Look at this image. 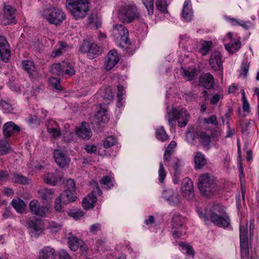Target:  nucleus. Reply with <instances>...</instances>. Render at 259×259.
<instances>
[{"instance_id": "nucleus-13", "label": "nucleus", "mask_w": 259, "mask_h": 259, "mask_svg": "<svg viewBox=\"0 0 259 259\" xmlns=\"http://www.w3.org/2000/svg\"><path fill=\"white\" fill-rule=\"evenodd\" d=\"M53 156L56 163L61 168L67 166L70 162V158L65 150L55 149Z\"/></svg>"}, {"instance_id": "nucleus-57", "label": "nucleus", "mask_w": 259, "mask_h": 259, "mask_svg": "<svg viewBox=\"0 0 259 259\" xmlns=\"http://www.w3.org/2000/svg\"><path fill=\"white\" fill-rule=\"evenodd\" d=\"M204 122L207 124H212L214 125L218 124L217 118L215 115H211L208 118H206L204 119Z\"/></svg>"}, {"instance_id": "nucleus-46", "label": "nucleus", "mask_w": 259, "mask_h": 259, "mask_svg": "<svg viewBox=\"0 0 259 259\" xmlns=\"http://www.w3.org/2000/svg\"><path fill=\"white\" fill-rule=\"evenodd\" d=\"M111 182V178L108 176H104L100 180V184L105 186V188H106L107 189H110L113 186Z\"/></svg>"}, {"instance_id": "nucleus-56", "label": "nucleus", "mask_w": 259, "mask_h": 259, "mask_svg": "<svg viewBox=\"0 0 259 259\" xmlns=\"http://www.w3.org/2000/svg\"><path fill=\"white\" fill-rule=\"evenodd\" d=\"M181 246L183 249L186 250V252L189 255H193L194 254V251L191 246L188 244H185L183 243H181Z\"/></svg>"}, {"instance_id": "nucleus-44", "label": "nucleus", "mask_w": 259, "mask_h": 259, "mask_svg": "<svg viewBox=\"0 0 259 259\" xmlns=\"http://www.w3.org/2000/svg\"><path fill=\"white\" fill-rule=\"evenodd\" d=\"M51 71L54 74L63 76V72L62 70L61 63L53 64L51 66Z\"/></svg>"}, {"instance_id": "nucleus-35", "label": "nucleus", "mask_w": 259, "mask_h": 259, "mask_svg": "<svg viewBox=\"0 0 259 259\" xmlns=\"http://www.w3.org/2000/svg\"><path fill=\"white\" fill-rule=\"evenodd\" d=\"M62 70L63 72V76L67 75L72 76L75 74V70L73 65L68 61H63L61 62Z\"/></svg>"}, {"instance_id": "nucleus-53", "label": "nucleus", "mask_w": 259, "mask_h": 259, "mask_svg": "<svg viewBox=\"0 0 259 259\" xmlns=\"http://www.w3.org/2000/svg\"><path fill=\"white\" fill-rule=\"evenodd\" d=\"M49 228L51 229L52 232H57L61 229V226L60 224L52 221L49 223Z\"/></svg>"}, {"instance_id": "nucleus-42", "label": "nucleus", "mask_w": 259, "mask_h": 259, "mask_svg": "<svg viewBox=\"0 0 259 259\" xmlns=\"http://www.w3.org/2000/svg\"><path fill=\"white\" fill-rule=\"evenodd\" d=\"M10 146L6 140H0V155H5L9 153Z\"/></svg>"}, {"instance_id": "nucleus-26", "label": "nucleus", "mask_w": 259, "mask_h": 259, "mask_svg": "<svg viewBox=\"0 0 259 259\" xmlns=\"http://www.w3.org/2000/svg\"><path fill=\"white\" fill-rule=\"evenodd\" d=\"M62 175L59 170H56L55 173H48L44 178V181L46 184L55 186L58 182L61 181Z\"/></svg>"}, {"instance_id": "nucleus-38", "label": "nucleus", "mask_w": 259, "mask_h": 259, "mask_svg": "<svg viewBox=\"0 0 259 259\" xmlns=\"http://www.w3.org/2000/svg\"><path fill=\"white\" fill-rule=\"evenodd\" d=\"M155 136L157 139L161 142H164L168 139V136L163 126H160L156 129Z\"/></svg>"}, {"instance_id": "nucleus-40", "label": "nucleus", "mask_w": 259, "mask_h": 259, "mask_svg": "<svg viewBox=\"0 0 259 259\" xmlns=\"http://www.w3.org/2000/svg\"><path fill=\"white\" fill-rule=\"evenodd\" d=\"M212 42L211 41H203L201 44V47L199 50L200 53L205 56L211 50Z\"/></svg>"}, {"instance_id": "nucleus-50", "label": "nucleus", "mask_w": 259, "mask_h": 259, "mask_svg": "<svg viewBox=\"0 0 259 259\" xmlns=\"http://www.w3.org/2000/svg\"><path fill=\"white\" fill-rule=\"evenodd\" d=\"M8 85L11 90L16 92L21 91L20 87L17 81L15 80H10L8 83Z\"/></svg>"}, {"instance_id": "nucleus-2", "label": "nucleus", "mask_w": 259, "mask_h": 259, "mask_svg": "<svg viewBox=\"0 0 259 259\" xmlns=\"http://www.w3.org/2000/svg\"><path fill=\"white\" fill-rule=\"evenodd\" d=\"M198 188L204 195L209 197L219 190L214 177L208 173L199 176Z\"/></svg>"}, {"instance_id": "nucleus-28", "label": "nucleus", "mask_w": 259, "mask_h": 259, "mask_svg": "<svg viewBox=\"0 0 259 259\" xmlns=\"http://www.w3.org/2000/svg\"><path fill=\"white\" fill-rule=\"evenodd\" d=\"M76 134L82 139L89 140L92 135L89 123L86 122H82L80 128L77 131Z\"/></svg>"}, {"instance_id": "nucleus-48", "label": "nucleus", "mask_w": 259, "mask_h": 259, "mask_svg": "<svg viewBox=\"0 0 259 259\" xmlns=\"http://www.w3.org/2000/svg\"><path fill=\"white\" fill-rule=\"evenodd\" d=\"M51 85L57 90L61 91L62 90L60 85V78L58 77H52L50 79Z\"/></svg>"}, {"instance_id": "nucleus-25", "label": "nucleus", "mask_w": 259, "mask_h": 259, "mask_svg": "<svg viewBox=\"0 0 259 259\" xmlns=\"http://www.w3.org/2000/svg\"><path fill=\"white\" fill-rule=\"evenodd\" d=\"M193 12L190 0H186L184 2L182 10V18L186 22H189L193 17Z\"/></svg>"}, {"instance_id": "nucleus-31", "label": "nucleus", "mask_w": 259, "mask_h": 259, "mask_svg": "<svg viewBox=\"0 0 259 259\" xmlns=\"http://www.w3.org/2000/svg\"><path fill=\"white\" fill-rule=\"evenodd\" d=\"M241 45L239 39H231L228 44L225 45V48L230 54H233L239 50Z\"/></svg>"}, {"instance_id": "nucleus-39", "label": "nucleus", "mask_w": 259, "mask_h": 259, "mask_svg": "<svg viewBox=\"0 0 259 259\" xmlns=\"http://www.w3.org/2000/svg\"><path fill=\"white\" fill-rule=\"evenodd\" d=\"M67 46L66 43L64 42H60L59 45L56 46L51 54V56L55 58L60 56L63 51H65V48Z\"/></svg>"}, {"instance_id": "nucleus-17", "label": "nucleus", "mask_w": 259, "mask_h": 259, "mask_svg": "<svg viewBox=\"0 0 259 259\" xmlns=\"http://www.w3.org/2000/svg\"><path fill=\"white\" fill-rule=\"evenodd\" d=\"M181 189L184 197L188 199H191L194 197L193 182L189 178L186 177L183 179Z\"/></svg>"}, {"instance_id": "nucleus-24", "label": "nucleus", "mask_w": 259, "mask_h": 259, "mask_svg": "<svg viewBox=\"0 0 259 259\" xmlns=\"http://www.w3.org/2000/svg\"><path fill=\"white\" fill-rule=\"evenodd\" d=\"M163 197L168 201L169 204L176 205L180 202V196L174 193L171 190H165L163 193Z\"/></svg>"}, {"instance_id": "nucleus-58", "label": "nucleus", "mask_w": 259, "mask_h": 259, "mask_svg": "<svg viewBox=\"0 0 259 259\" xmlns=\"http://www.w3.org/2000/svg\"><path fill=\"white\" fill-rule=\"evenodd\" d=\"M84 149L87 152L90 154L95 153L97 151V147L94 145H85Z\"/></svg>"}, {"instance_id": "nucleus-34", "label": "nucleus", "mask_w": 259, "mask_h": 259, "mask_svg": "<svg viewBox=\"0 0 259 259\" xmlns=\"http://www.w3.org/2000/svg\"><path fill=\"white\" fill-rule=\"evenodd\" d=\"M49 124L47 127V131L50 133L54 138L56 139L61 136V131L59 128H57V124L55 121L51 120L49 121Z\"/></svg>"}, {"instance_id": "nucleus-15", "label": "nucleus", "mask_w": 259, "mask_h": 259, "mask_svg": "<svg viewBox=\"0 0 259 259\" xmlns=\"http://www.w3.org/2000/svg\"><path fill=\"white\" fill-rule=\"evenodd\" d=\"M29 207L32 214L41 217H46L48 211L46 206H41L39 202L35 199L30 202Z\"/></svg>"}, {"instance_id": "nucleus-62", "label": "nucleus", "mask_w": 259, "mask_h": 259, "mask_svg": "<svg viewBox=\"0 0 259 259\" xmlns=\"http://www.w3.org/2000/svg\"><path fill=\"white\" fill-rule=\"evenodd\" d=\"M59 259H71L69 254L65 250H60L59 252Z\"/></svg>"}, {"instance_id": "nucleus-14", "label": "nucleus", "mask_w": 259, "mask_h": 259, "mask_svg": "<svg viewBox=\"0 0 259 259\" xmlns=\"http://www.w3.org/2000/svg\"><path fill=\"white\" fill-rule=\"evenodd\" d=\"M23 69L27 73L31 78L36 79L40 77V73L37 70L33 61L24 60L22 62Z\"/></svg>"}, {"instance_id": "nucleus-6", "label": "nucleus", "mask_w": 259, "mask_h": 259, "mask_svg": "<svg viewBox=\"0 0 259 259\" xmlns=\"http://www.w3.org/2000/svg\"><path fill=\"white\" fill-rule=\"evenodd\" d=\"M100 107L99 110L97 112L91 121V125L93 130L97 133L103 131L105 124L109 120L107 109L102 108L101 105Z\"/></svg>"}, {"instance_id": "nucleus-52", "label": "nucleus", "mask_w": 259, "mask_h": 259, "mask_svg": "<svg viewBox=\"0 0 259 259\" xmlns=\"http://www.w3.org/2000/svg\"><path fill=\"white\" fill-rule=\"evenodd\" d=\"M196 74V70H193L192 71H189L184 70L183 71V75L187 78L188 80H192L194 79Z\"/></svg>"}, {"instance_id": "nucleus-7", "label": "nucleus", "mask_w": 259, "mask_h": 259, "mask_svg": "<svg viewBox=\"0 0 259 259\" xmlns=\"http://www.w3.org/2000/svg\"><path fill=\"white\" fill-rule=\"evenodd\" d=\"M240 242L241 259H249L247 223L242 221L240 225Z\"/></svg>"}, {"instance_id": "nucleus-23", "label": "nucleus", "mask_w": 259, "mask_h": 259, "mask_svg": "<svg viewBox=\"0 0 259 259\" xmlns=\"http://www.w3.org/2000/svg\"><path fill=\"white\" fill-rule=\"evenodd\" d=\"M200 85L206 89H210L213 87L214 77L210 73L201 74L199 78Z\"/></svg>"}, {"instance_id": "nucleus-41", "label": "nucleus", "mask_w": 259, "mask_h": 259, "mask_svg": "<svg viewBox=\"0 0 259 259\" xmlns=\"http://www.w3.org/2000/svg\"><path fill=\"white\" fill-rule=\"evenodd\" d=\"M103 98L105 100V103L109 104V102L113 99V95L111 89L110 87L105 88L102 95Z\"/></svg>"}, {"instance_id": "nucleus-54", "label": "nucleus", "mask_w": 259, "mask_h": 259, "mask_svg": "<svg viewBox=\"0 0 259 259\" xmlns=\"http://www.w3.org/2000/svg\"><path fill=\"white\" fill-rule=\"evenodd\" d=\"M101 230V224L97 223L92 225L90 227V232L93 234H97Z\"/></svg>"}, {"instance_id": "nucleus-30", "label": "nucleus", "mask_w": 259, "mask_h": 259, "mask_svg": "<svg viewBox=\"0 0 259 259\" xmlns=\"http://www.w3.org/2000/svg\"><path fill=\"white\" fill-rule=\"evenodd\" d=\"M4 18L7 20L8 24L13 22L15 18V9L10 5H5L4 7Z\"/></svg>"}, {"instance_id": "nucleus-49", "label": "nucleus", "mask_w": 259, "mask_h": 259, "mask_svg": "<svg viewBox=\"0 0 259 259\" xmlns=\"http://www.w3.org/2000/svg\"><path fill=\"white\" fill-rule=\"evenodd\" d=\"M166 171L163 166L161 162L159 164V169L158 170V180L160 183H163L166 176Z\"/></svg>"}, {"instance_id": "nucleus-21", "label": "nucleus", "mask_w": 259, "mask_h": 259, "mask_svg": "<svg viewBox=\"0 0 259 259\" xmlns=\"http://www.w3.org/2000/svg\"><path fill=\"white\" fill-rule=\"evenodd\" d=\"M27 225L30 229L31 233L34 235H38L43 228V222L41 220L39 219L27 221Z\"/></svg>"}, {"instance_id": "nucleus-32", "label": "nucleus", "mask_w": 259, "mask_h": 259, "mask_svg": "<svg viewBox=\"0 0 259 259\" xmlns=\"http://www.w3.org/2000/svg\"><path fill=\"white\" fill-rule=\"evenodd\" d=\"M194 160L196 169L202 168L207 163L205 155L200 152L195 153Z\"/></svg>"}, {"instance_id": "nucleus-59", "label": "nucleus", "mask_w": 259, "mask_h": 259, "mask_svg": "<svg viewBox=\"0 0 259 259\" xmlns=\"http://www.w3.org/2000/svg\"><path fill=\"white\" fill-rule=\"evenodd\" d=\"M227 124L228 125V126H227L228 130H227V135H226L225 138H228L231 137L232 136L234 135V134L235 133V131L234 128H231L230 127L229 121H227Z\"/></svg>"}, {"instance_id": "nucleus-10", "label": "nucleus", "mask_w": 259, "mask_h": 259, "mask_svg": "<svg viewBox=\"0 0 259 259\" xmlns=\"http://www.w3.org/2000/svg\"><path fill=\"white\" fill-rule=\"evenodd\" d=\"M80 51L87 54L88 58L93 59L101 54V49L97 44L84 40L80 48Z\"/></svg>"}, {"instance_id": "nucleus-47", "label": "nucleus", "mask_w": 259, "mask_h": 259, "mask_svg": "<svg viewBox=\"0 0 259 259\" xmlns=\"http://www.w3.org/2000/svg\"><path fill=\"white\" fill-rule=\"evenodd\" d=\"M116 142V139L112 137H108L103 141V146L105 148H109L113 146Z\"/></svg>"}, {"instance_id": "nucleus-63", "label": "nucleus", "mask_w": 259, "mask_h": 259, "mask_svg": "<svg viewBox=\"0 0 259 259\" xmlns=\"http://www.w3.org/2000/svg\"><path fill=\"white\" fill-rule=\"evenodd\" d=\"M9 178V174L6 171L0 170V182L6 181Z\"/></svg>"}, {"instance_id": "nucleus-60", "label": "nucleus", "mask_w": 259, "mask_h": 259, "mask_svg": "<svg viewBox=\"0 0 259 259\" xmlns=\"http://www.w3.org/2000/svg\"><path fill=\"white\" fill-rule=\"evenodd\" d=\"M118 93L117 94V99L123 100V95L124 94V88L123 86L118 85L117 86Z\"/></svg>"}, {"instance_id": "nucleus-37", "label": "nucleus", "mask_w": 259, "mask_h": 259, "mask_svg": "<svg viewBox=\"0 0 259 259\" xmlns=\"http://www.w3.org/2000/svg\"><path fill=\"white\" fill-rule=\"evenodd\" d=\"M13 181L20 185H26L29 184V179L21 174L15 173L13 175Z\"/></svg>"}, {"instance_id": "nucleus-36", "label": "nucleus", "mask_w": 259, "mask_h": 259, "mask_svg": "<svg viewBox=\"0 0 259 259\" xmlns=\"http://www.w3.org/2000/svg\"><path fill=\"white\" fill-rule=\"evenodd\" d=\"M11 204L13 207L18 212L22 213L25 211L26 204L21 199H14L12 200Z\"/></svg>"}, {"instance_id": "nucleus-5", "label": "nucleus", "mask_w": 259, "mask_h": 259, "mask_svg": "<svg viewBox=\"0 0 259 259\" xmlns=\"http://www.w3.org/2000/svg\"><path fill=\"white\" fill-rule=\"evenodd\" d=\"M190 114L184 108L178 110L175 108H172L171 111L168 112L167 114V119L169 124L172 126L176 124V121H177L178 125L180 127L186 126Z\"/></svg>"}, {"instance_id": "nucleus-12", "label": "nucleus", "mask_w": 259, "mask_h": 259, "mask_svg": "<svg viewBox=\"0 0 259 259\" xmlns=\"http://www.w3.org/2000/svg\"><path fill=\"white\" fill-rule=\"evenodd\" d=\"M187 138H190L192 141L199 139L204 148H207L210 143V137L204 132H192L191 129L188 128Z\"/></svg>"}, {"instance_id": "nucleus-18", "label": "nucleus", "mask_w": 259, "mask_h": 259, "mask_svg": "<svg viewBox=\"0 0 259 259\" xmlns=\"http://www.w3.org/2000/svg\"><path fill=\"white\" fill-rule=\"evenodd\" d=\"M209 63L212 69L214 71L221 70L223 67V61L221 53L218 51L213 52L210 56Z\"/></svg>"}, {"instance_id": "nucleus-33", "label": "nucleus", "mask_w": 259, "mask_h": 259, "mask_svg": "<svg viewBox=\"0 0 259 259\" xmlns=\"http://www.w3.org/2000/svg\"><path fill=\"white\" fill-rule=\"evenodd\" d=\"M37 192L39 197L47 201L52 199L54 196L53 190L47 188H41L38 190Z\"/></svg>"}, {"instance_id": "nucleus-43", "label": "nucleus", "mask_w": 259, "mask_h": 259, "mask_svg": "<svg viewBox=\"0 0 259 259\" xmlns=\"http://www.w3.org/2000/svg\"><path fill=\"white\" fill-rule=\"evenodd\" d=\"M155 5L157 9L163 13H167V3L166 0H156Z\"/></svg>"}, {"instance_id": "nucleus-51", "label": "nucleus", "mask_w": 259, "mask_h": 259, "mask_svg": "<svg viewBox=\"0 0 259 259\" xmlns=\"http://www.w3.org/2000/svg\"><path fill=\"white\" fill-rule=\"evenodd\" d=\"M83 214V211L81 210H72L69 212V215L73 217L75 220L80 219Z\"/></svg>"}, {"instance_id": "nucleus-55", "label": "nucleus", "mask_w": 259, "mask_h": 259, "mask_svg": "<svg viewBox=\"0 0 259 259\" xmlns=\"http://www.w3.org/2000/svg\"><path fill=\"white\" fill-rule=\"evenodd\" d=\"M66 190H70L73 192H75L76 187L74 181L72 179H69L66 183Z\"/></svg>"}, {"instance_id": "nucleus-45", "label": "nucleus", "mask_w": 259, "mask_h": 259, "mask_svg": "<svg viewBox=\"0 0 259 259\" xmlns=\"http://www.w3.org/2000/svg\"><path fill=\"white\" fill-rule=\"evenodd\" d=\"M143 5L147 9L148 14L152 15L153 14L154 0H142Z\"/></svg>"}, {"instance_id": "nucleus-64", "label": "nucleus", "mask_w": 259, "mask_h": 259, "mask_svg": "<svg viewBox=\"0 0 259 259\" xmlns=\"http://www.w3.org/2000/svg\"><path fill=\"white\" fill-rule=\"evenodd\" d=\"M171 154V151L168 149H166L164 152L163 156L164 162L169 161L170 160V155Z\"/></svg>"}, {"instance_id": "nucleus-19", "label": "nucleus", "mask_w": 259, "mask_h": 259, "mask_svg": "<svg viewBox=\"0 0 259 259\" xmlns=\"http://www.w3.org/2000/svg\"><path fill=\"white\" fill-rule=\"evenodd\" d=\"M20 127L13 121L6 123L3 127V134L5 139L9 138L15 132H19Z\"/></svg>"}, {"instance_id": "nucleus-16", "label": "nucleus", "mask_w": 259, "mask_h": 259, "mask_svg": "<svg viewBox=\"0 0 259 259\" xmlns=\"http://www.w3.org/2000/svg\"><path fill=\"white\" fill-rule=\"evenodd\" d=\"M0 56L1 60L5 62H9L11 56L9 45L4 36H0Z\"/></svg>"}, {"instance_id": "nucleus-4", "label": "nucleus", "mask_w": 259, "mask_h": 259, "mask_svg": "<svg viewBox=\"0 0 259 259\" xmlns=\"http://www.w3.org/2000/svg\"><path fill=\"white\" fill-rule=\"evenodd\" d=\"M118 17L122 23L130 24L140 18L141 14L137 7L131 4L122 7L118 13Z\"/></svg>"}, {"instance_id": "nucleus-27", "label": "nucleus", "mask_w": 259, "mask_h": 259, "mask_svg": "<svg viewBox=\"0 0 259 259\" xmlns=\"http://www.w3.org/2000/svg\"><path fill=\"white\" fill-rule=\"evenodd\" d=\"M56 256V252L53 248L45 246L39 251L38 259H55Z\"/></svg>"}, {"instance_id": "nucleus-11", "label": "nucleus", "mask_w": 259, "mask_h": 259, "mask_svg": "<svg viewBox=\"0 0 259 259\" xmlns=\"http://www.w3.org/2000/svg\"><path fill=\"white\" fill-rule=\"evenodd\" d=\"M95 186L96 187V190L92 191L87 196L83 198L82 201V207L85 209H89L94 207V204L96 203L97 198L96 194L101 195L102 192L97 182H94Z\"/></svg>"}, {"instance_id": "nucleus-20", "label": "nucleus", "mask_w": 259, "mask_h": 259, "mask_svg": "<svg viewBox=\"0 0 259 259\" xmlns=\"http://www.w3.org/2000/svg\"><path fill=\"white\" fill-rule=\"evenodd\" d=\"M119 61V57L117 52L114 50H111L108 53L107 56V60L105 61L106 70H111Z\"/></svg>"}, {"instance_id": "nucleus-9", "label": "nucleus", "mask_w": 259, "mask_h": 259, "mask_svg": "<svg viewBox=\"0 0 259 259\" xmlns=\"http://www.w3.org/2000/svg\"><path fill=\"white\" fill-rule=\"evenodd\" d=\"M112 35L115 40L119 41L120 46L122 43L125 45L129 44L128 31L126 27L122 24H116L113 26Z\"/></svg>"}, {"instance_id": "nucleus-29", "label": "nucleus", "mask_w": 259, "mask_h": 259, "mask_svg": "<svg viewBox=\"0 0 259 259\" xmlns=\"http://www.w3.org/2000/svg\"><path fill=\"white\" fill-rule=\"evenodd\" d=\"M74 193L70 190H65L60 195L59 198L64 204L74 202L76 200L77 197Z\"/></svg>"}, {"instance_id": "nucleus-61", "label": "nucleus", "mask_w": 259, "mask_h": 259, "mask_svg": "<svg viewBox=\"0 0 259 259\" xmlns=\"http://www.w3.org/2000/svg\"><path fill=\"white\" fill-rule=\"evenodd\" d=\"M62 200L58 197L56 198L55 201V209L56 211L60 212L62 209V205L61 204Z\"/></svg>"}, {"instance_id": "nucleus-22", "label": "nucleus", "mask_w": 259, "mask_h": 259, "mask_svg": "<svg viewBox=\"0 0 259 259\" xmlns=\"http://www.w3.org/2000/svg\"><path fill=\"white\" fill-rule=\"evenodd\" d=\"M68 243L69 248L72 251H76L79 247L82 252L86 251L87 247L83 241L79 239L76 236L69 237Z\"/></svg>"}, {"instance_id": "nucleus-8", "label": "nucleus", "mask_w": 259, "mask_h": 259, "mask_svg": "<svg viewBox=\"0 0 259 259\" xmlns=\"http://www.w3.org/2000/svg\"><path fill=\"white\" fill-rule=\"evenodd\" d=\"M44 18L50 24L58 25L66 19V15L61 9L51 7L45 10Z\"/></svg>"}, {"instance_id": "nucleus-1", "label": "nucleus", "mask_w": 259, "mask_h": 259, "mask_svg": "<svg viewBox=\"0 0 259 259\" xmlns=\"http://www.w3.org/2000/svg\"><path fill=\"white\" fill-rule=\"evenodd\" d=\"M199 217L206 224L210 222L219 227L226 228L230 224L229 217L225 211L223 206L218 204H214L208 211H198Z\"/></svg>"}, {"instance_id": "nucleus-3", "label": "nucleus", "mask_w": 259, "mask_h": 259, "mask_svg": "<svg viewBox=\"0 0 259 259\" xmlns=\"http://www.w3.org/2000/svg\"><path fill=\"white\" fill-rule=\"evenodd\" d=\"M67 8L75 19L84 18L89 10L88 0H67Z\"/></svg>"}]
</instances>
